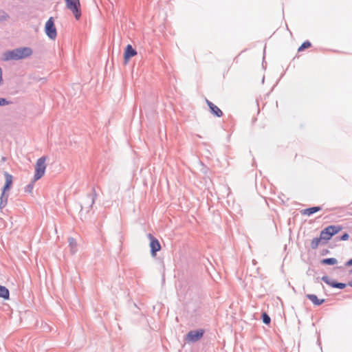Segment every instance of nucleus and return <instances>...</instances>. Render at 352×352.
Masks as SVG:
<instances>
[{
  "mask_svg": "<svg viewBox=\"0 0 352 352\" xmlns=\"http://www.w3.org/2000/svg\"><path fill=\"white\" fill-rule=\"evenodd\" d=\"M32 50L30 47H21L12 50H7L3 53V60L8 61L11 60H18L30 56Z\"/></svg>",
  "mask_w": 352,
  "mask_h": 352,
  "instance_id": "1",
  "label": "nucleus"
},
{
  "mask_svg": "<svg viewBox=\"0 0 352 352\" xmlns=\"http://www.w3.org/2000/svg\"><path fill=\"white\" fill-rule=\"evenodd\" d=\"M97 197V193L94 188H92L91 192L87 194L82 197L81 203L80 204V210L79 212L80 218L81 220H85L87 218V215L95 203V200Z\"/></svg>",
  "mask_w": 352,
  "mask_h": 352,
  "instance_id": "2",
  "label": "nucleus"
},
{
  "mask_svg": "<svg viewBox=\"0 0 352 352\" xmlns=\"http://www.w3.org/2000/svg\"><path fill=\"white\" fill-rule=\"evenodd\" d=\"M46 157L43 156L38 158L36 161L35 166V173L34 175V181H37L41 179L45 173L46 165H45Z\"/></svg>",
  "mask_w": 352,
  "mask_h": 352,
  "instance_id": "3",
  "label": "nucleus"
},
{
  "mask_svg": "<svg viewBox=\"0 0 352 352\" xmlns=\"http://www.w3.org/2000/svg\"><path fill=\"white\" fill-rule=\"evenodd\" d=\"M44 31L47 37L51 40H55L57 36V30L54 23V19L51 16L45 24Z\"/></svg>",
  "mask_w": 352,
  "mask_h": 352,
  "instance_id": "4",
  "label": "nucleus"
},
{
  "mask_svg": "<svg viewBox=\"0 0 352 352\" xmlns=\"http://www.w3.org/2000/svg\"><path fill=\"white\" fill-rule=\"evenodd\" d=\"M66 8L71 10L76 19L78 20L81 15L80 0H65Z\"/></svg>",
  "mask_w": 352,
  "mask_h": 352,
  "instance_id": "5",
  "label": "nucleus"
},
{
  "mask_svg": "<svg viewBox=\"0 0 352 352\" xmlns=\"http://www.w3.org/2000/svg\"><path fill=\"white\" fill-rule=\"evenodd\" d=\"M148 238L150 240L149 247L151 255L152 257H155L157 255V252H159L162 247L159 240L153 236L151 233L147 234Z\"/></svg>",
  "mask_w": 352,
  "mask_h": 352,
  "instance_id": "6",
  "label": "nucleus"
},
{
  "mask_svg": "<svg viewBox=\"0 0 352 352\" xmlns=\"http://www.w3.org/2000/svg\"><path fill=\"white\" fill-rule=\"evenodd\" d=\"M205 331L202 329L191 330L186 335V340L188 342H196L204 336Z\"/></svg>",
  "mask_w": 352,
  "mask_h": 352,
  "instance_id": "7",
  "label": "nucleus"
},
{
  "mask_svg": "<svg viewBox=\"0 0 352 352\" xmlns=\"http://www.w3.org/2000/svg\"><path fill=\"white\" fill-rule=\"evenodd\" d=\"M321 280L333 288L343 289L348 285V283L338 282L335 280L331 279L328 276L326 275L323 276L321 278Z\"/></svg>",
  "mask_w": 352,
  "mask_h": 352,
  "instance_id": "8",
  "label": "nucleus"
},
{
  "mask_svg": "<svg viewBox=\"0 0 352 352\" xmlns=\"http://www.w3.org/2000/svg\"><path fill=\"white\" fill-rule=\"evenodd\" d=\"M206 102L209 108L210 113L217 118H221L223 115V111L213 102L206 100Z\"/></svg>",
  "mask_w": 352,
  "mask_h": 352,
  "instance_id": "9",
  "label": "nucleus"
},
{
  "mask_svg": "<svg viewBox=\"0 0 352 352\" xmlns=\"http://www.w3.org/2000/svg\"><path fill=\"white\" fill-rule=\"evenodd\" d=\"M137 54V51L132 47L131 45L129 44L124 49V63H127L129 60L135 56Z\"/></svg>",
  "mask_w": 352,
  "mask_h": 352,
  "instance_id": "10",
  "label": "nucleus"
},
{
  "mask_svg": "<svg viewBox=\"0 0 352 352\" xmlns=\"http://www.w3.org/2000/svg\"><path fill=\"white\" fill-rule=\"evenodd\" d=\"M5 177V184L1 189V191L8 192L10 190L12 183H13V177L9 173L5 171L4 173Z\"/></svg>",
  "mask_w": 352,
  "mask_h": 352,
  "instance_id": "11",
  "label": "nucleus"
},
{
  "mask_svg": "<svg viewBox=\"0 0 352 352\" xmlns=\"http://www.w3.org/2000/svg\"><path fill=\"white\" fill-rule=\"evenodd\" d=\"M320 236L322 239V245H325L333 237L327 227L320 231Z\"/></svg>",
  "mask_w": 352,
  "mask_h": 352,
  "instance_id": "12",
  "label": "nucleus"
},
{
  "mask_svg": "<svg viewBox=\"0 0 352 352\" xmlns=\"http://www.w3.org/2000/svg\"><path fill=\"white\" fill-rule=\"evenodd\" d=\"M322 210L321 206H313L310 208H305L301 211L302 214L303 215H307L311 216L314 214V213L319 212Z\"/></svg>",
  "mask_w": 352,
  "mask_h": 352,
  "instance_id": "13",
  "label": "nucleus"
},
{
  "mask_svg": "<svg viewBox=\"0 0 352 352\" xmlns=\"http://www.w3.org/2000/svg\"><path fill=\"white\" fill-rule=\"evenodd\" d=\"M306 298L311 300L316 306H320L325 301V299H319L316 295L312 294H307Z\"/></svg>",
  "mask_w": 352,
  "mask_h": 352,
  "instance_id": "14",
  "label": "nucleus"
},
{
  "mask_svg": "<svg viewBox=\"0 0 352 352\" xmlns=\"http://www.w3.org/2000/svg\"><path fill=\"white\" fill-rule=\"evenodd\" d=\"M8 194H6V192L1 191V195L0 197V209H3L6 207L8 203Z\"/></svg>",
  "mask_w": 352,
  "mask_h": 352,
  "instance_id": "15",
  "label": "nucleus"
},
{
  "mask_svg": "<svg viewBox=\"0 0 352 352\" xmlns=\"http://www.w3.org/2000/svg\"><path fill=\"white\" fill-rule=\"evenodd\" d=\"M332 234V236L337 234L342 230V227L340 225H330L327 226Z\"/></svg>",
  "mask_w": 352,
  "mask_h": 352,
  "instance_id": "16",
  "label": "nucleus"
},
{
  "mask_svg": "<svg viewBox=\"0 0 352 352\" xmlns=\"http://www.w3.org/2000/svg\"><path fill=\"white\" fill-rule=\"evenodd\" d=\"M0 298L4 300H8L10 298L9 289L3 285H0Z\"/></svg>",
  "mask_w": 352,
  "mask_h": 352,
  "instance_id": "17",
  "label": "nucleus"
},
{
  "mask_svg": "<svg viewBox=\"0 0 352 352\" xmlns=\"http://www.w3.org/2000/svg\"><path fill=\"white\" fill-rule=\"evenodd\" d=\"M320 263L325 265H334L338 263L336 258H325L320 260Z\"/></svg>",
  "mask_w": 352,
  "mask_h": 352,
  "instance_id": "18",
  "label": "nucleus"
},
{
  "mask_svg": "<svg viewBox=\"0 0 352 352\" xmlns=\"http://www.w3.org/2000/svg\"><path fill=\"white\" fill-rule=\"evenodd\" d=\"M320 244L322 245V239L320 236L319 237H315L311 240V248L313 250H316Z\"/></svg>",
  "mask_w": 352,
  "mask_h": 352,
  "instance_id": "19",
  "label": "nucleus"
},
{
  "mask_svg": "<svg viewBox=\"0 0 352 352\" xmlns=\"http://www.w3.org/2000/svg\"><path fill=\"white\" fill-rule=\"evenodd\" d=\"M69 245L71 248V251L72 254H75L76 252V241L74 238H69L68 240Z\"/></svg>",
  "mask_w": 352,
  "mask_h": 352,
  "instance_id": "20",
  "label": "nucleus"
},
{
  "mask_svg": "<svg viewBox=\"0 0 352 352\" xmlns=\"http://www.w3.org/2000/svg\"><path fill=\"white\" fill-rule=\"evenodd\" d=\"M349 234L347 232H344L340 236H336L334 238V241L336 242L340 241H346L349 239Z\"/></svg>",
  "mask_w": 352,
  "mask_h": 352,
  "instance_id": "21",
  "label": "nucleus"
},
{
  "mask_svg": "<svg viewBox=\"0 0 352 352\" xmlns=\"http://www.w3.org/2000/svg\"><path fill=\"white\" fill-rule=\"evenodd\" d=\"M311 46V43L309 41H304L301 45L298 47V52H302L304 50L307 49V48H309Z\"/></svg>",
  "mask_w": 352,
  "mask_h": 352,
  "instance_id": "22",
  "label": "nucleus"
},
{
  "mask_svg": "<svg viewBox=\"0 0 352 352\" xmlns=\"http://www.w3.org/2000/svg\"><path fill=\"white\" fill-rule=\"evenodd\" d=\"M262 321L265 324H270L271 322V318L266 312L262 313L261 315Z\"/></svg>",
  "mask_w": 352,
  "mask_h": 352,
  "instance_id": "23",
  "label": "nucleus"
},
{
  "mask_svg": "<svg viewBox=\"0 0 352 352\" xmlns=\"http://www.w3.org/2000/svg\"><path fill=\"white\" fill-rule=\"evenodd\" d=\"M36 181H34V179L30 183L28 184L25 187V192H28V193H31L32 192V190L34 188V182Z\"/></svg>",
  "mask_w": 352,
  "mask_h": 352,
  "instance_id": "24",
  "label": "nucleus"
},
{
  "mask_svg": "<svg viewBox=\"0 0 352 352\" xmlns=\"http://www.w3.org/2000/svg\"><path fill=\"white\" fill-rule=\"evenodd\" d=\"M12 102L8 100L6 98H0V107L11 104Z\"/></svg>",
  "mask_w": 352,
  "mask_h": 352,
  "instance_id": "25",
  "label": "nucleus"
},
{
  "mask_svg": "<svg viewBox=\"0 0 352 352\" xmlns=\"http://www.w3.org/2000/svg\"><path fill=\"white\" fill-rule=\"evenodd\" d=\"M8 17H9V16L7 14L0 16V22L7 19Z\"/></svg>",
  "mask_w": 352,
  "mask_h": 352,
  "instance_id": "26",
  "label": "nucleus"
},
{
  "mask_svg": "<svg viewBox=\"0 0 352 352\" xmlns=\"http://www.w3.org/2000/svg\"><path fill=\"white\" fill-rule=\"evenodd\" d=\"M345 265L346 266H352V258L346 262Z\"/></svg>",
  "mask_w": 352,
  "mask_h": 352,
  "instance_id": "27",
  "label": "nucleus"
},
{
  "mask_svg": "<svg viewBox=\"0 0 352 352\" xmlns=\"http://www.w3.org/2000/svg\"><path fill=\"white\" fill-rule=\"evenodd\" d=\"M3 79H2V70L0 67V85L2 83Z\"/></svg>",
  "mask_w": 352,
  "mask_h": 352,
  "instance_id": "28",
  "label": "nucleus"
},
{
  "mask_svg": "<svg viewBox=\"0 0 352 352\" xmlns=\"http://www.w3.org/2000/svg\"><path fill=\"white\" fill-rule=\"evenodd\" d=\"M329 252V251L328 250H323L322 252V255H325V254H328Z\"/></svg>",
  "mask_w": 352,
  "mask_h": 352,
  "instance_id": "29",
  "label": "nucleus"
},
{
  "mask_svg": "<svg viewBox=\"0 0 352 352\" xmlns=\"http://www.w3.org/2000/svg\"><path fill=\"white\" fill-rule=\"evenodd\" d=\"M348 285L352 287V280L348 283Z\"/></svg>",
  "mask_w": 352,
  "mask_h": 352,
  "instance_id": "30",
  "label": "nucleus"
},
{
  "mask_svg": "<svg viewBox=\"0 0 352 352\" xmlns=\"http://www.w3.org/2000/svg\"><path fill=\"white\" fill-rule=\"evenodd\" d=\"M350 274H352V269L350 270Z\"/></svg>",
  "mask_w": 352,
  "mask_h": 352,
  "instance_id": "31",
  "label": "nucleus"
}]
</instances>
